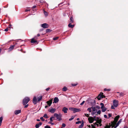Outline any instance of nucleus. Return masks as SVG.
I'll list each match as a JSON object with an SVG mask.
<instances>
[{"label": "nucleus", "mask_w": 128, "mask_h": 128, "mask_svg": "<svg viewBox=\"0 0 128 128\" xmlns=\"http://www.w3.org/2000/svg\"><path fill=\"white\" fill-rule=\"evenodd\" d=\"M30 99L28 97H26L23 100L22 103L24 105H26L24 106V108H26L28 106V104H26L30 101Z\"/></svg>", "instance_id": "obj_1"}, {"label": "nucleus", "mask_w": 128, "mask_h": 128, "mask_svg": "<svg viewBox=\"0 0 128 128\" xmlns=\"http://www.w3.org/2000/svg\"><path fill=\"white\" fill-rule=\"evenodd\" d=\"M120 116L119 115H118L116 116L114 118V121L113 122H112V124L113 126L112 127V128L113 126L115 125L116 124V122L118 121L119 118H120Z\"/></svg>", "instance_id": "obj_2"}, {"label": "nucleus", "mask_w": 128, "mask_h": 128, "mask_svg": "<svg viewBox=\"0 0 128 128\" xmlns=\"http://www.w3.org/2000/svg\"><path fill=\"white\" fill-rule=\"evenodd\" d=\"M54 117H56V119L58 120V121H60L62 120L61 118L62 115L60 114H58L57 113H55L54 114Z\"/></svg>", "instance_id": "obj_3"}, {"label": "nucleus", "mask_w": 128, "mask_h": 128, "mask_svg": "<svg viewBox=\"0 0 128 128\" xmlns=\"http://www.w3.org/2000/svg\"><path fill=\"white\" fill-rule=\"evenodd\" d=\"M103 94V93L101 92L100 93L97 97V99L98 100H100L101 98H105V96Z\"/></svg>", "instance_id": "obj_4"}, {"label": "nucleus", "mask_w": 128, "mask_h": 128, "mask_svg": "<svg viewBox=\"0 0 128 128\" xmlns=\"http://www.w3.org/2000/svg\"><path fill=\"white\" fill-rule=\"evenodd\" d=\"M118 101L115 100L113 101V106L115 107H116L118 105Z\"/></svg>", "instance_id": "obj_5"}, {"label": "nucleus", "mask_w": 128, "mask_h": 128, "mask_svg": "<svg viewBox=\"0 0 128 128\" xmlns=\"http://www.w3.org/2000/svg\"><path fill=\"white\" fill-rule=\"evenodd\" d=\"M41 26L44 28H47L49 27V25L46 23H45L41 24Z\"/></svg>", "instance_id": "obj_6"}, {"label": "nucleus", "mask_w": 128, "mask_h": 128, "mask_svg": "<svg viewBox=\"0 0 128 128\" xmlns=\"http://www.w3.org/2000/svg\"><path fill=\"white\" fill-rule=\"evenodd\" d=\"M93 118H94L92 117H89L88 118V120L90 123H92L93 122Z\"/></svg>", "instance_id": "obj_7"}, {"label": "nucleus", "mask_w": 128, "mask_h": 128, "mask_svg": "<svg viewBox=\"0 0 128 128\" xmlns=\"http://www.w3.org/2000/svg\"><path fill=\"white\" fill-rule=\"evenodd\" d=\"M56 110V109L55 108H52L50 109L49 108L48 110V111L52 113H53L55 112Z\"/></svg>", "instance_id": "obj_8"}, {"label": "nucleus", "mask_w": 128, "mask_h": 128, "mask_svg": "<svg viewBox=\"0 0 128 128\" xmlns=\"http://www.w3.org/2000/svg\"><path fill=\"white\" fill-rule=\"evenodd\" d=\"M37 98L36 96H34L32 102L34 104H36L37 103Z\"/></svg>", "instance_id": "obj_9"}, {"label": "nucleus", "mask_w": 128, "mask_h": 128, "mask_svg": "<svg viewBox=\"0 0 128 128\" xmlns=\"http://www.w3.org/2000/svg\"><path fill=\"white\" fill-rule=\"evenodd\" d=\"M52 100H49L46 102V103L48 104V105L49 106H50L52 103Z\"/></svg>", "instance_id": "obj_10"}, {"label": "nucleus", "mask_w": 128, "mask_h": 128, "mask_svg": "<svg viewBox=\"0 0 128 128\" xmlns=\"http://www.w3.org/2000/svg\"><path fill=\"white\" fill-rule=\"evenodd\" d=\"M42 124V122H39V124H36L35 126V127L36 128H38L40 126H41Z\"/></svg>", "instance_id": "obj_11"}, {"label": "nucleus", "mask_w": 128, "mask_h": 128, "mask_svg": "<svg viewBox=\"0 0 128 128\" xmlns=\"http://www.w3.org/2000/svg\"><path fill=\"white\" fill-rule=\"evenodd\" d=\"M68 110V109L66 107H64L62 109V111H63L65 113H66L67 112V111Z\"/></svg>", "instance_id": "obj_12"}, {"label": "nucleus", "mask_w": 128, "mask_h": 128, "mask_svg": "<svg viewBox=\"0 0 128 128\" xmlns=\"http://www.w3.org/2000/svg\"><path fill=\"white\" fill-rule=\"evenodd\" d=\"M15 45H11L9 48V50L10 51H12L14 48Z\"/></svg>", "instance_id": "obj_13"}, {"label": "nucleus", "mask_w": 128, "mask_h": 128, "mask_svg": "<svg viewBox=\"0 0 128 128\" xmlns=\"http://www.w3.org/2000/svg\"><path fill=\"white\" fill-rule=\"evenodd\" d=\"M21 112V110H16L14 111V113L15 114L17 115L19 114Z\"/></svg>", "instance_id": "obj_14"}, {"label": "nucleus", "mask_w": 128, "mask_h": 128, "mask_svg": "<svg viewBox=\"0 0 128 128\" xmlns=\"http://www.w3.org/2000/svg\"><path fill=\"white\" fill-rule=\"evenodd\" d=\"M122 119H121L116 124V126H114V128H116L118 126L120 123L122 122Z\"/></svg>", "instance_id": "obj_15"}, {"label": "nucleus", "mask_w": 128, "mask_h": 128, "mask_svg": "<svg viewBox=\"0 0 128 128\" xmlns=\"http://www.w3.org/2000/svg\"><path fill=\"white\" fill-rule=\"evenodd\" d=\"M58 101L59 99L58 98L56 97L54 98V102L56 103L58 102Z\"/></svg>", "instance_id": "obj_16"}, {"label": "nucleus", "mask_w": 128, "mask_h": 128, "mask_svg": "<svg viewBox=\"0 0 128 128\" xmlns=\"http://www.w3.org/2000/svg\"><path fill=\"white\" fill-rule=\"evenodd\" d=\"M81 110L80 109L74 108V112H79Z\"/></svg>", "instance_id": "obj_17"}, {"label": "nucleus", "mask_w": 128, "mask_h": 128, "mask_svg": "<svg viewBox=\"0 0 128 128\" xmlns=\"http://www.w3.org/2000/svg\"><path fill=\"white\" fill-rule=\"evenodd\" d=\"M70 23H72L74 22V20L73 17L71 16L70 18V20H69Z\"/></svg>", "instance_id": "obj_18"}, {"label": "nucleus", "mask_w": 128, "mask_h": 128, "mask_svg": "<svg viewBox=\"0 0 128 128\" xmlns=\"http://www.w3.org/2000/svg\"><path fill=\"white\" fill-rule=\"evenodd\" d=\"M71 23H70L68 25V26L70 28H73L74 27V25L71 24Z\"/></svg>", "instance_id": "obj_19"}, {"label": "nucleus", "mask_w": 128, "mask_h": 128, "mask_svg": "<svg viewBox=\"0 0 128 128\" xmlns=\"http://www.w3.org/2000/svg\"><path fill=\"white\" fill-rule=\"evenodd\" d=\"M30 42L31 43H34L37 42V41L35 40L34 38H33L32 39Z\"/></svg>", "instance_id": "obj_20"}, {"label": "nucleus", "mask_w": 128, "mask_h": 128, "mask_svg": "<svg viewBox=\"0 0 128 128\" xmlns=\"http://www.w3.org/2000/svg\"><path fill=\"white\" fill-rule=\"evenodd\" d=\"M42 96H39L37 98V99H38V102L40 101V100H41L42 99Z\"/></svg>", "instance_id": "obj_21"}, {"label": "nucleus", "mask_w": 128, "mask_h": 128, "mask_svg": "<svg viewBox=\"0 0 128 128\" xmlns=\"http://www.w3.org/2000/svg\"><path fill=\"white\" fill-rule=\"evenodd\" d=\"M102 119H100L99 120H96V122L97 123H98L99 124H100L102 122Z\"/></svg>", "instance_id": "obj_22"}, {"label": "nucleus", "mask_w": 128, "mask_h": 128, "mask_svg": "<svg viewBox=\"0 0 128 128\" xmlns=\"http://www.w3.org/2000/svg\"><path fill=\"white\" fill-rule=\"evenodd\" d=\"M102 109V112H104L106 111V108L105 107H103V108H101Z\"/></svg>", "instance_id": "obj_23"}, {"label": "nucleus", "mask_w": 128, "mask_h": 128, "mask_svg": "<svg viewBox=\"0 0 128 128\" xmlns=\"http://www.w3.org/2000/svg\"><path fill=\"white\" fill-rule=\"evenodd\" d=\"M67 90V88L66 86H64L62 89V91L64 92L66 91Z\"/></svg>", "instance_id": "obj_24"}, {"label": "nucleus", "mask_w": 128, "mask_h": 128, "mask_svg": "<svg viewBox=\"0 0 128 128\" xmlns=\"http://www.w3.org/2000/svg\"><path fill=\"white\" fill-rule=\"evenodd\" d=\"M100 105L101 106V108H103V107H104V104L103 103H101L100 104Z\"/></svg>", "instance_id": "obj_25"}, {"label": "nucleus", "mask_w": 128, "mask_h": 128, "mask_svg": "<svg viewBox=\"0 0 128 128\" xmlns=\"http://www.w3.org/2000/svg\"><path fill=\"white\" fill-rule=\"evenodd\" d=\"M104 91H110V90H111L110 89H106V88H105L104 89Z\"/></svg>", "instance_id": "obj_26"}, {"label": "nucleus", "mask_w": 128, "mask_h": 128, "mask_svg": "<svg viewBox=\"0 0 128 128\" xmlns=\"http://www.w3.org/2000/svg\"><path fill=\"white\" fill-rule=\"evenodd\" d=\"M62 126L61 128H64L66 126V125L65 124L63 123L62 124Z\"/></svg>", "instance_id": "obj_27"}, {"label": "nucleus", "mask_w": 128, "mask_h": 128, "mask_svg": "<svg viewBox=\"0 0 128 128\" xmlns=\"http://www.w3.org/2000/svg\"><path fill=\"white\" fill-rule=\"evenodd\" d=\"M84 125V124H83V123H82L79 126L78 128H82L83 126Z\"/></svg>", "instance_id": "obj_28"}, {"label": "nucleus", "mask_w": 128, "mask_h": 128, "mask_svg": "<svg viewBox=\"0 0 128 128\" xmlns=\"http://www.w3.org/2000/svg\"><path fill=\"white\" fill-rule=\"evenodd\" d=\"M10 27H8L4 30V31L5 32H7L8 30L9 29H10Z\"/></svg>", "instance_id": "obj_29"}, {"label": "nucleus", "mask_w": 128, "mask_h": 128, "mask_svg": "<svg viewBox=\"0 0 128 128\" xmlns=\"http://www.w3.org/2000/svg\"><path fill=\"white\" fill-rule=\"evenodd\" d=\"M43 117H44V118H48V117L47 116V115L46 114H44L43 116Z\"/></svg>", "instance_id": "obj_30"}, {"label": "nucleus", "mask_w": 128, "mask_h": 128, "mask_svg": "<svg viewBox=\"0 0 128 128\" xmlns=\"http://www.w3.org/2000/svg\"><path fill=\"white\" fill-rule=\"evenodd\" d=\"M74 108H69V109L70 110L73 111L74 112Z\"/></svg>", "instance_id": "obj_31"}, {"label": "nucleus", "mask_w": 128, "mask_h": 128, "mask_svg": "<svg viewBox=\"0 0 128 128\" xmlns=\"http://www.w3.org/2000/svg\"><path fill=\"white\" fill-rule=\"evenodd\" d=\"M44 14L46 16H47L48 14V12L45 11H44Z\"/></svg>", "instance_id": "obj_32"}, {"label": "nucleus", "mask_w": 128, "mask_h": 128, "mask_svg": "<svg viewBox=\"0 0 128 128\" xmlns=\"http://www.w3.org/2000/svg\"><path fill=\"white\" fill-rule=\"evenodd\" d=\"M51 30L50 29H46V33H48V32H51Z\"/></svg>", "instance_id": "obj_33"}, {"label": "nucleus", "mask_w": 128, "mask_h": 128, "mask_svg": "<svg viewBox=\"0 0 128 128\" xmlns=\"http://www.w3.org/2000/svg\"><path fill=\"white\" fill-rule=\"evenodd\" d=\"M91 108L92 109V110L93 111H95L96 110V108L95 107H91Z\"/></svg>", "instance_id": "obj_34"}, {"label": "nucleus", "mask_w": 128, "mask_h": 128, "mask_svg": "<svg viewBox=\"0 0 128 128\" xmlns=\"http://www.w3.org/2000/svg\"><path fill=\"white\" fill-rule=\"evenodd\" d=\"M58 37H56L54 38H53V40H58Z\"/></svg>", "instance_id": "obj_35"}, {"label": "nucleus", "mask_w": 128, "mask_h": 128, "mask_svg": "<svg viewBox=\"0 0 128 128\" xmlns=\"http://www.w3.org/2000/svg\"><path fill=\"white\" fill-rule=\"evenodd\" d=\"M91 108H88V109H87V110L88 111H89V112H91Z\"/></svg>", "instance_id": "obj_36"}, {"label": "nucleus", "mask_w": 128, "mask_h": 128, "mask_svg": "<svg viewBox=\"0 0 128 128\" xmlns=\"http://www.w3.org/2000/svg\"><path fill=\"white\" fill-rule=\"evenodd\" d=\"M74 117L73 116H72L71 118H70L69 119V120L71 121L72 120H73L74 119Z\"/></svg>", "instance_id": "obj_37"}, {"label": "nucleus", "mask_w": 128, "mask_h": 128, "mask_svg": "<svg viewBox=\"0 0 128 128\" xmlns=\"http://www.w3.org/2000/svg\"><path fill=\"white\" fill-rule=\"evenodd\" d=\"M112 114H108V116L109 117L108 118H109L110 117H111L112 116Z\"/></svg>", "instance_id": "obj_38"}, {"label": "nucleus", "mask_w": 128, "mask_h": 128, "mask_svg": "<svg viewBox=\"0 0 128 128\" xmlns=\"http://www.w3.org/2000/svg\"><path fill=\"white\" fill-rule=\"evenodd\" d=\"M81 123V121H78V122H76V124H79V123L80 124Z\"/></svg>", "instance_id": "obj_39"}, {"label": "nucleus", "mask_w": 128, "mask_h": 128, "mask_svg": "<svg viewBox=\"0 0 128 128\" xmlns=\"http://www.w3.org/2000/svg\"><path fill=\"white\" fill-rule=\"evenodd\" d=\"M3 119V118L2 117H1L0 118V122H2V121Z\"/></svg>", "instance_id": "obj_40"}, {"label": "nucleus", "mask_w": 128, "mask_h": 128, "mask_svg": "<svg viewBox=\"0 0 128 128\" xmlns=\"http://www.w3.org/2000/svg\"><path fill=\"white\" fill-rule=\"evenodd\" d=\"M44 128H50V126H49L48 125H46L44 127Z\"/></svg>", "instance_id": "obj_41"}, {"label": "nucleus", "mask_w": 128, "mask_h": 128, "mask_svg": "<svg viewBox=\"0 0 128 128\" xmlns=\"http://www.w3.org/2000/svg\"><path fill=\"white\" fill-rule=\"evenodd\" d=\"M124 95V94L122 92H121L120 94V96H123Z\"/></svg>", "instance_id": "obj_42"}, {"label": "nucleus", "mask_w": 128, "mask_h": 128, "mask_svg": "<svg viewBox=\"0 0 128 128\" xmlns=\"http://www.w3.org/2000/svg\"><path fill=\"white\" fill-rule=\"evenodd\" d=\"M40 119L42 120V121H44L45 120L44 119L43 117H41L40 118Z\"/></svg>", "instance_id": "obj_43"}, {"label": "nucleus", "mask_w": 128, "mask_h": 128, "mask_svg": "<svg viewBox=\"0 0 128 128\" xmlns=\"http://www.w3.org/2000/svg\"><path fill=\"white\" fill-rule=\"evenodd\" d=\"M101 113V111L100 110H99L97 112V113L99 114H100Z\"/></svg>", "instance_id": "obj_44"}, {"label": "nucleus", "mask_w": 128, "mask_h": 128, "mask_svg": "<svg viewBox=\"0 0 128 128\" xmlns=\"http://www.w3.org/2000/svg\"><path fill=\"white\" fill-rule=\"evenodd\" d=\"M77 85V84H72V85L73 86H76Z\"/></svg>", "instance_id": "obj_45"}, {"label": "nucleus", "mask_w": 128, "mask_h": 128, "mask_svg": "<svg viewBox=\"0 0 128 128\" xmlns=\"http://www.w3.org/2000/svg\"><path fill=\"white\" fill-rule=\"evenodd\" d=\"M85 101H83L80 104L81 105H82L84 103Z\"/></svg>", "instance_id": "obj_46"}, {"label": "nucleus", "mask_w": 128, "mask_h": 128, "mask_svg": "<svg viewBox=\"0 0 128 128\" xmlns=\"http://www.w3.org/2000/svg\"><path fill=\"white\" fill-rule=\"evenodd\" d=\"M84 115L86 116H87V117H88L89 116L88 115V114H84Z\"/></svg>", "instance_id": "obj_47"}, {"label": "nucleus", "mask_w": 128, "mask_h": 128, "mask_svg": "<svg viewBox=\"0 0 128 128\" xmlns=\"http://www.w3.org/2000/svg\"><path fill=\"white\" fill-rule=\"evenodd\" d=\"M52 117H50V120L51 122H53V120L52 119Z\"/></svg>", "instance_id": "obj_48"}, {"label": "nucleus", "mask_w": 128, "mask_h": 128, "mask_svg": "<svg viewBox=\"0 0 128 128\" xmlns=\"http://www.w3.org/2000/svg\"><path fill=\"white\" fill-rule=\"evenodd\" d=\"M91 125L92 128H96L92 124Z\"/></svg>", "instance_id": "obj_49"}, {"label": "nucleus", "mask_w": 128, "mask_h": 128, "mask_svg": "<svg viewBox=\"0 0 128 128\" xmlns=\"http://www.w3.org/2000/svg\"><path fill=\"white\" fill-rule=\"evenodd\" d=\"M48 123L50 124H51L52 125H54V123H52V122H48Z\"/></svg>", "instance_id": "obj_50"}, {"label": "nucleus", "mask_w": 128, "mask_h": 128, "mask_svg": "<svg viewBox=\"0 0 128 128\" xmlns=\"http://www.w3.org/2000/svg\"><path fill=\"white\" fill-rule=\"evenodd\" d=\"M104 117L106 118H107V116L106 115H104Z\"/></svg>", "instance_id": "obj_51"}, {"label": "nucleus", "mask_w": 128, "mask_h": 128, "mask_svg": "<svg viewBox=\"0 0 128 128\" xmlns=\"http://www.w3.org/2000/svg\"><path fill=\"white\" fill-rule=\"evenodd\" d=\"M50 88H46V91H48L50 90Z\"/></svg>", "instance_id": "obj_52"}, {"label": "nucleus", "mask_w": 128, "mask_h": 128, "mask_svg": "<svg viewBox=\"0 0 128 128\" xmlns=\"http://www.w3.org/2000/svg\"><path fill=\"white\" fill-rule=\"evenodd\" d=\"M96 108L98 109H100V107L98 106H96Z\"/></svg>", "instance_id": "obj_53"}, {"label": "nucleus", "mask_w": 128, "mask_h": 128, "mask_svg": "<svg viewBox=\"0 0 128 128\" xmlns=\"http://www.w3.org/2000/svg\"><path fill=\"white\" fill-rule=\"evenodd\" d=\"M114 106H113L112 105L111 106V108L112 109H114Z\"/></svg>", "instance_id": "obj_54"}, {"label": "nucleus", "mask_w": 128, "mask_h": 128, "mask_svg": "<svg viewBox=\"0 0 128 128\" xmlns=\"http://www.w3.org/2000/svg\"><path fill=\"white\" fill-rule=\"evenodd\" d=\"M30 10H27V9H26V10H25V11L26 12H28V11H30Z\"/></svg>", "instance_id": "obj_55"}, {"label": "nucleus", "mask_w": 128, "mask_h": 128, "mask_svg": "<svg viewBox=\"0 0 128 128\" xmlns=\"http://www.w3.org/2000/svg\"><path fill=\"white\" fill-rule=\"evenodd\" d=\"M36 7V6H34L32 7V8H33V9L34 8H35Z\"/></svg>", "instance_id": "obj_56"}, {"label": "nucleus", "mask_w": 128, "mask_h": 128, "mask_svg": "<svg viewBox=\"0 0 128 128\" xmlns=\"http://www.w3.org/2000/svg\"><path fill=\"white\" fill-rule=\"evenodd\" d=\"M8 4H7L6 5V6H4V7L5 8H6L8 6Z\"/></svg>", "instance_id": "obj_57"}, {"label": "nucleus", "mask_w": 128, "mask_h": 128, "mask_svg": "<svg viewBox=\"0 0 128 128\" xmlns=\"http://www.w3.org/2000/svg\"><path fill=\"white\" fill-rule=\"evenodd\" d=\"M93 122L94 121V120H95V121H96L97 120H96V118H93Z\"/></svg>", "instance_id": "obj_58"}, {"label": "nucleus", "mask_w": 128, "mask_h": 128, "mask_svg": "<svg viewBox=\"0 0 128 128\" xmlns=\"http://www.w3.org/2000/svg\"><path fill=\"white\" fill-rule=\"evenodd\" d=\"M81 122L82 123H83V124H84V122L83 120H82Z\"/></svg>", "instance_id": "obj_59"}, {"label": "nucleus", "mask_w": 128, "mask_h": 128, "mask_svg": "<svg viewBox=\"0 0 128 128\" xmlns=\"http://www.w3.org/2000/svg\"><path fill=\"white\" fill-rule=\"evenodd\" d=\"M111 126H112L111 125H110L109 126L108 125V127H109V128H110Z\"/></svg>", "instance_id": "obj_60"}, {"label": "nucleus", "mask_w": 128, "mask_h": 128, "mask_svg": "<svg viewBox=\"0 0 128 128\" xmlns=\"http://www.w3.org/2000/svg\"><path fill=\"white\" fill-rule=\"evenodd\" d=\"M96 123H96V122H95V123H94L93 124H94V125L96 126Z\"/></svg>", "instance_id": "obj_61"}, {"label": "nucleus", "mask_w": 128, "mask_h": 128, "mask_svg": "<svg viewBox=\"0 0 128 128\" xmlns=\"http://www.w3.org/2000/svg\"><path fill=\"white\" fill-rule=\"evenodd\" d=\"M39 2H40V3H42L43 2H42V0H40L39 1Z\"/></svg>", "instance_id": "obj_62"}, {"label": "nucleus", "mask_w": 128, "mask_h": 128, "mask_svg": "<svg viewBox=\"0 0 128 128\" xmlns=\"http://www.w3.org/2000/svg\"><path fill=\"white\" fill-rule=\"evenodd\" d=\"M99 118H98V117H96V120H99Z\"/></svg>", "instance_id": "obj_63"}, {"label": "nucleus", "mask_w": 128, "mask_h": 128, "mask_svg": "<svg viewBox=\"0 0 128 128\" xmlns=\"http://www.w3.org/2000/svg\"><path fill=\"white\" fill-rule=\"evenodd\" d=\"M48 107V106H45V108H46Z\"/></svg>", "instance_id": "obj_64"}]
</instances>
